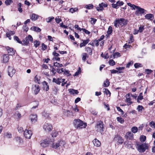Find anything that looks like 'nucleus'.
I'll use <instances>...</instances> for the list:
<instances>
[{"label": "nucleus", "mask_w": 155, "mask_h": 155, "mask_svg": "<svg viewBox=\"0 0 155 155\" xmlns=\"http://www.w3.org/2000/svg\"><path fill=\"white\" fill-rule=\"evenodd\" d=\"M73 123L75 127L77 129H81L85 128L87 126L86 123H84L79 119H75Z\"/></svg>", "instance_id": "obj_1"}, {"label": "nucleus", "mask_w": 155, "mask_h": 155, "mask_svg": "<svg viewBox=\"0 0 155 155\" xmlns=\"http://www.w3.org/2000/svg\"><path fill=\"white\" fill-rule=\"evenodd\" d=\"M136 148L140 153H144L146 150L148 149L149 146L146 143H143L140 144H137Z\"/></svg>", "instance_id": "obj_2"}, {"label": "nucleus", "mask_w": 155, "mask_h": 155, "mask_svg": "<svg viewBox=\"0 0 155 155\" xmlns=\"http://www.w3.org/2000/svg\"><path fill=\"white\" fill-rule=\"evenodd\" d=\"M95 129L97 132L102 134L104 131V124L103 122L101 120L98 121L95 126Z\"/></svg>", "instance_id": "obj_3"}, {"label": "nucleus", "mask_w": 155, "mask_h": 155, "mask_svg": "<svg viewBox=\"0 0 155 155\" xmlns=\"http://www.w3.org/2000/svg\"><path fill=\"white\" fill-rule=\"evenodd\" d=\"M65 143L64 141L62 140H58L57 143H53L52 145V147L54 149H56L60 147H61L64 146Z\"/></svg>", "instance_id": "obj_4"}, {"label": "nucleus", "mask_w": 155, "mask_h": 155, "mask_svg": "<svg viewBox=\"0 0 155 155\" xmlns=\"http://www.w3.org/2000/svg\"><path fill=\"white\" fill-rule=\"evenodd\" d=\"M114 141L116 142L118 145L122 144L124 141V139L122 137L118 135H115Z\"/></svg>", "instance_id": "obj_5"}, {"label": "nucleus", "mask_w": 155, "mask_h": 155, "mask_svg": "<svg viewBox=\"0 0 155 155\" xmlns=\"http://www.w3.org/2000/svg\"><path fill=\"white\" fill-rule=\"evenodd\" d=\"M8 75L11 77L13 76L16 72L15 70L12 67H11L9 66L8 67Z\"/></svg>", "instance_id": "obj_6"}, {"label": "nucleus", "mask_w": 155, "mask_h": 155, "mask_svg": "<svg viewBox=\"0 0 155 155\" xmlns=\"http://www.w3.org/2000/svg\"><path fill=\"white\" fill-rule=\"evenodd\" d=\"M32 134L33 133L31 130L26 129L24 132V135L26 138L30 139Z\"/></svg>", "instance_id": "obj_7"}, {"label": "nucleus", "mask_w": 155, "mask_h": 155, "mask_svg": "<svg viewBox=\"0 0 155 155\" xmlns=\"http://www.w3.org/2000/svg\"><path fill=\"white\" fill-rule=\"evenodd\" d=\"M137 9L136 11L135 15L139 16L141 15L142 14H143L146 10L143 8H141L140 7L138 6V8H136Z\"/></svg>", "instance_id": "obj_8"}, {"label": "nucleus", "mask_w": 155, "mask_h": 155, "mask_svg": "<svg viewBox=\"0 0 155 155\" xmlns=\"http://www.w3.org/2000/svg\"><path fill=\"white\" fill-rule=\"evenodd\" d=\"M120 24L121 27L126 26L127 24L128 21L127 19L122 18H119Z\"/></svg>", "instance_id": "obj_9"}, {"label": "nucleus", "mask_w": 155, "mask_h": 155, "mask_svg": "<svg viewBox=\"0 0 155 155\" xmlns=\"http://www.w3.org/2000/svg\"><path fill=\"white\" fill-rule=\"evenodd\" d=\"M43 128L45 130L48 131H51L53 129L51 124L46 123H45Z\"/></svg>", "instance_id": "obj_10"}, {"label": "nucleus", "mask_w": 155, "mask_h": 155, "mask_svg": "<svg viewBox=\"0 0 155 155\" xmlns=\"http://www.w3.org/2000/svg\"><path fill=\"white\" fill-rule=\"evenodd\" d=\"M49 141L47 139L43 140L41 143V146L43 147H48L49 144Z\"/></svg>", "instance_id": "obj_11"}, {"label": "nucleus", "mask_w": 155, "mask_h": 155, "mask_svg": "<svg viewBox=\"0 0 155 155\" xmlns=\"http://www.w3.org/2000/svg\"><path fill=\"white\" fill-rule=\"evenodd\" d=\"M37 117L36 114H31L29 117V119L32 123H35L37 121Z\"/></svg>", "instance_id": "obj_12"}, {"label": "nucleus", "mask_w": 155, "mask_h": 155, "mask_svg": "<svg viewBox=\"0 0 155 155\" xmlns=\"http://www.w3.org/2000/svg\"><path fill=\"white\" fill-rule=\"evenodd\" d=\"M6 49L7 50L8 53H10V55H12L15 54L14 49L12 48H10L9 46L6 47Z\"/></svg>", "instance_id": "obj_13"}, {"label": "nucleus", "mask_w": 155, "mask_h": 155, "mask_svg": "<svg viewBox=\"0 0 155 155\" xmlns=\"http://www.w3.org/2000/svg\"><path fill=\"white\" fill-rule=\"evenodd\" d=\"M3 61L4 63L8 62L9 59V55L8 54H4L3 55Z\"/></svg>", "instance_id": "obj_14"}, {"label": "nucleus", "mask_w": 155, "mask_h": 155, "mask_svg": "<svg viewBox=\"0 0 155 155\" xmlns=\"http://www.w3.org/2000/svg\"><path fill=\"white\" fill-rule=\"evenodd\" d=\"M145 17L146 19L150 20L151 21L153 20L154 19V15L151 14H146Z\"/></svg>", "instance_id": "obj_15"}, {"label": "nucleus", "mask_w": 155, "mask_h": 155, "mask_svg": "<svg viewBox=\"0 0 155 155\" xmlns=\"http://www.w3.org/2000/svg\"><path fill=\"white\" fill-rule=\"evenodd\" d=\"M82 41H83V42L80 44V48L85 46L89 42L90 40L89 38H87L86 40H82Z\"/></svg>", "instance_id": "obj_16"}, {"label": "nucleus", "mask_w": 155, "mask_h": 155, "mask_svg": "<svg viewBox=\"0 0 155 155\" xmlns=\"http://www.w3.org/2000/svg\"><path fill=\"white\" fill-rule=\"evenodd\" d=\"M93 142L94 145L97 147H99L101 145L100 142L97 139H95L93 141Z\"/></svg>", "instance_id": "obj_17"}, {"label": "nucleus", "mask_w": 155, "mask_h": 155, "mask_svg": "<svg viewBox=\"0 0 155 155\" xmlns=\"http://www.w3.org/2000/svg\"><path fill=\"white\" fill-rule=\"evenodd\" d=\"M39 17V16L34 13H33L30 15L31 19L33 21H35Z\"/></svg>", "instance_id": "obj_18"}, {"label": "nucleus", "mask_w": 155, "mask_h": 155, "mask_svg": "<svg viewBox=\"0 0 155 155\" xmlns=\"http://www.w3.org/2000/svg\"><path fill=\"white\" fill-rule=\"evenodd\" d=\"M30 29L38 32H40L41 31V29L40 28L36 26L32 27L30 28Z\"/></svg>", "instance_id": "obj_19"}, {"label": "nucleus", "mask_w": 155, "mask_h": 155, "mask_svg": "<svg viewBox=\"0 0 155 155\" xmlns=\"http://www.w3.org/2000/svg\"><path fill=\"white\" fill-rule=\"evenodd\" d=\"M43 84V89L45 90L46 91H48L49 90V86L48 85V83L46 81H44Z\"/></svg>", "instance_id": "obj_20"}, {"label": "nucleus", "mask_w": 155, "mask_h": 155, "mask_svg": "<svg viewBox=\"0 0 155 155\" xmlns=\"http://www.w3.org/2000/svg\"><path fill=\"white\" fill-rule=\"evenodd\" d=\"M103 2L100 3L99 4L98 6L96 7V8L98 11H101L103 10L104 8L103 7Z\"/></svg>", "instance_id": "obj_21"}, {"label": "nucleus", "mask_w": 155, "mask_h": 155, "mask_svg": "<svg viewBox=\"0 0 155 155\" xmlns=\"http://www.w3.org/2000/svg\"><path fill=\"white\" fill-rule=\"evenodd\" d=\"M68 91L69 93L72 94H78L79 93L77 90L74 89H68Z\"/></svg>", "instance_id": "obj_22"}, {"label": "nucleus", "mask_w": 155, "mask_h": 155, "mask_svg": "<svg viewBox=\"0 0 155 155\" xmlns=\"http://www.w3.org/2000/svg\"><path fill=\"white\" fill-rule=\"evenodd\" d=\"M114 26L117 28L119 27H120V21L119 18L116 19V20L114 22Z\"/></svg>", "instance_id": "obj_23"}, {"label": "nucleus", "mask_w": 155, "mask_h": 155, "mask_svg": "<svg viewBox=\"0 0 155 155\" xmlns=\"http://www.w3.org/2000/svg\"><path fill=\"white\" fill-rule=\"evenodd\" d=\"M35 89L34 90L35 94H37L40 91V89L39 88V86L38 85H35Z\"/></svg>", "instance_id": "obj_24"}, {"label": "nucleus", "mask_w": 155, "mask_h": 155, "mask_svg": "<svg viewBox=\"0 0 155 155\" xmlns=\"http://www.w3.org/2000/svg\"><path fill=\"white\" fill-rule=\"evenodd\" d=\"M22 41L23 43H22L21 44L23 45H28V44L29 43L27 37H26Z\"/></svg>", "instance_id": "obj_25"}, {"label": "nucleus", "mask_w": 155, "mask_h": 155, "mask_svg": "<svg viewBox=\"0 0 155 155\" xmlns=\"http://www.w3.org/2000/svg\"><path fill=\"white\" fill-rule=\"evenodd\" d=\"M109 84L110 82L109 80L107 79L106 81L104 82L103 86L104 87H107L109 85Z\"/></svg>", "instance_id": "obj_26"}, {"label": "nucleus", "mask_w": 155, "mask_h": 155, "mask_svg": "<svg viewBox=\"0 0 155 155\" xmlns=\"http://www.w3.org/2000/svg\"><path fill=\"white\" fill-rule=\"evenodd\" d=\"M86 51H87L88 53L90 55H91L92 54V51L91 49V48L88 47H86L85 48Z\"/></svg>", "instance_id": "obj_27"}, {"label": "nucleus", "mask_w": 155, "mask_h": 155, "mask_svg": "<svg viewBox=\"0 0 155 155\" xmlns=\"http://www.w3.org/2000/svg\"><path fill=\"white\" fill-rule=\"evenodd\" d=\"M85 7L87 9H92L94 7L93 5L91 4L86 5Z\"/></svg>", "instance_id": "obj_28"}, {"label": "nucleus", "mask_w": 155, "mask_h": 155, "mask_svg": "<svg viewBox=\"0 0 155 155\" xmlns=\"http://www.w3.org/2000/svg\"><path fill=\"white\" fill-rule=\"evenodd\" d=\"M103 91L104 94H106L107 95H108V94H109V96H110L111 93L108 89L107 88H104Z\"/></svg>", "instance_id": "obj_29"}, {"label": "nucleus", "mask_w": 155, "mask_h": 155, "mask_svg": "<svg viewBox=\"0 0 155 155\" xmlns=\"http://www.w3.org/2000/svg\"><path fill=\"white\" fill-rule=\"evenodd\" d=\"M40 43V42L39 41L35 40L34 42V46L37 48L39 46Z\"/></svg>", "instance_id": "obj_30"}, {"label": "nucleus", "mask_w": 155, "mask_h": 155, "mask_svg": "<svg viewBox=\"0 0 155 155\" xmlns=\"http://www.w3.org/2000/svg\"><path fill=\"white\" fill-rule=\"evenodd\" d=\"M82 59L84 62H85L86 60V58L87 56V54L85 53H84L82 54Z\"/></svg>", "instance_id": "obj_31"}, {"label": "nucleus", "mask_w": 155, "mask_h": 155, "mask_svg": "<svg viewBox=\"0 0 155 155\" xmlns=\"http://www.w3.org/2000/svg\"><path fill=\"white\" fill-rule=\"evenodd\" d=\"M131 130L133 133H136L138 131L137 127H133L131 128Z\"/></svg>", "instance_id": "obj_32"}, {"label": "nucleus", "mask_w": 155, "mask_h": 155, "mask_svg": "<svg viewBox=\"0 0 155 155\" xmlns=\"http://www.w3.org/2000/svg\"><path fill=\"white\" fill-rule=\"evenodd\" d=\"M112 32L113 30L112 27L111 26H109L108 28V30L107 31V34L109 35L111 34L112 33Z\"/></svg>", "instance_id": "obj_33"}, {"label": "nucleus", "mask_w": 155, "mask_h": 155, "mask_svg": "<svg viewBox=\"0 0 155 155\" xmlns=\"http://www.w3.org/2000/svg\"><path fill=\"white\" fill-rule=\"evenodd\" d=\"M117 121L120 122L121 124H123L124 122V120L123 119L120 117H118L117 118Z\"/></svg>", "instance_id": "obj_34"}, {"label": "nucleus", "mask_w": 155, "mask_h": 155, "mask_svg": "<svg viewBox=\"0 0 155 155\" xmlns=\"http://www.w3.org/2000/svg\"><path fill=\"white\" fill-rule=\"evenodd\" d=\"M78 10V9L77 8H71L69 9V11L73 13L74 12H75L77 11Z\"/></svg>", "instance_id": "obj_35"}, {"label": "nucleus", "mask_w": 155, "mask_h": 155, "mask_svg": "<svg viewBox=\"0 0 155 155\" xmlns=\"http://www.w3.org/2000/svg\"><path fill=\"white\" fill-rule=\"evenodd\" d=\"M14 39L15 40L17 41V42L21 44H22V42L20 41L18 37L16 36H14Z\"/></svg>", "instance_id": "obj_36"}, {"label": "nucleus", "mask_w": 155, "mask_h": 155, "mask_svg": "<svg viewBox=\"0 0 155 155\" xmlns=\"http://www.w3.org/2000/svg\"><path fill=\"white\" fill-rule=\"evenodd\" d=\"M13 2L12 0H6L5 1V3L6 5H10Z\"/></svg>", "instance_id": "obj_37"}, {"label": "nucleus", "mask_w": 155, "mask_h": 155, "mask_svg": "<svg viewBox=\"0 0 155 155\" xmlns=\"http://www.w3.org/2000/svg\"><path fill=\"white\" fill-rule=\"evenodd\" d=\"M134 66L136 68L142 67V64L140 63H136L134 64Z\"/></svg>", "instance_id": "obj_38"}, {"label": "nucleus", "mask_w": 155, "mask_h": 155, "mask_svg": "<svg viewBox=\"0 0 155 155\" xmlns=\"http://www.w3.org/2000/svg\"><path fill=\"white\" fill-rule=\"evenodd\" d=\"M146 136L143 135L140 136V140L141 142H144L146 140Z\"/></svg>", "instance_id": "obj_39"}, {"label": "nucleus", "mask_w": 155, "mask_h": 155, "mask_svg": "<svg viewBox=\"0 0 155 155\" xmlns=\"http://www.w3.org/2000/svg\"><path fill=\"white\" fill-rule=\"evenodd\" d=\"M137 109L139 112H142V110L144 109V108L142 105H138L137 107Z\"/></svg>", "instance_id": "obj_40"}, {"label": "nucleus", "mask_w": 155, "mask_h": 155, "mask_svg": "<svg viewBox=\"0 0 155 155\" xmlns=\"http://www.w3.org/2000/svg\"><path fill=\"white\" fill-rule=\"evenodd\" d=\"M54 17L52 16L51 17H49L46 19V21L47 22H51L53 19H54Z\"/></svg>", "instance_id": "obj_41"}, {"label": "nucleus", "mask_w": 155, "mask_h": 155, "mask_svg": "<svg viewBox=\"0 0 155 155\" xmlns=\"http://www.w3.org/2000/svg\"><path fill=\"white\" fill-rule=\"evenodd\" d=\"M81 69L80 67H79L78 68V70L74 74V76H77L81 72Z\"/></svg>", "instance_id": "obj_42"}, {"label": "nucleus", "mask_w": 155, "mask_h": 155, "mask_svg": "<svg viewBox=\"0 0 155 155\" xmlns=\"http://www.w3.org/2000/svg\"><path fill=\"white\" fill-rule=\"evenodd\" d=\"M120 53L118 52H116L113 54V57L114 58L120 57Z\"/></svg>", "instance_id": "obj_43"}, {"label": "nucleus", "mask_w": 155, "mask_h": 155, "mask_svg": "<svg viewBox=\"0 0 155 155\" xmlns=\"http://www.w3.org/2000/svg\"><path fill=\"white\" fill-rule=\"evenodd\" d=\"M21 4L20 3H18V11L20 13H21L22 12V8H21Z\"/></svg>", "instance_id": "obj_44"}, {"label": "nucleus", "mask_w": 155, "mask_h": 155, "mask_svg": "<svg viewBox=\"0 0 155 155\" xmlns=\"http://www.w3.org/2000/svg\"><path fill=\"white\" fill-rule=\"evenodd\" d=\"M54 66L58 67H61L63 66V65L62 64H60V63H58L57 62H55L54 63Z\"/></svg>", "instance_id": "obj_45"}, {"label": "nucleus", "mask_w": 155, "mask_h": 155, "mask_svg": "<svg viewBox=\"0 0 155 155\" xmlns=\"http://www.w3.org/2000/svg\"><path fill=\"white\" fill-rule=\"evenodd\" d=\"M90 19H91L90 21H91V24L92 25L95 24L97 21V19L92 17L90 18Z\"/></svg>", "instance_id": "obj_46"}, {"label": "nucleus", "mask_w": 155, "mask_h": 155, "mask_svg": "<svg viewBox=\"0 0 155 155\" xmlns=\"http://www.w3.org/2000/svg\"><path fill=\"white\" fill-rule=\"evenodd\" d=\"M27 39L28 41H30L31 42H32L33 41V38L32 36L30 35H29L27 37Z\"/></svg>", "instance_id": "obj_47"}, {"label": "nucleus", "mask_w": 155, "mask_h": 155, "mask_svg": "<svg viewBox=\"0 0 155 155\" xmlns=\"http://www.w3.org/2000/svg\"><path fill=\"white\" fill-rule=\"evenodd\" d=\"M109 64L110 65L112 66L114 65L115 64V62L112 59L109 60Z\"/></svg>", "instance_id": "obj_48"}, {"label": "nucleus", "mask_w": 155, "mask_h": 155, "mask_svg": "<svg viewBox=\"0 0 155 155\" xmlns=\"http://www.w3.org/2000/svg\"><path fill=\"white\" fill-rule=\"evenodd\" d=\"M149 125L150 127L152 128H155V122L153 121H151L149 123Z\"/></svg>", "instance_id": "obj_49"}, {"label": "nucleus", "mask_w": 155, "mask_h": 155, "mask_svg": "<svg viewBox=\"0 0 155 155\" xmlns=\"http://www.w3.org/2000/svg\"><path fill=\"white\" fill-rule=\"evenodd\" d=\"M58 134V133L57 131H53L52 133H51L52 136L53 137H56L57 135Z\"/></svg>", "instance_id": "obj_50"}, {"label": "nucleus", "mask_w": 155, "mask_h": 155, "mask_svg": "<svg viewBox=\"0 0 155 155\" xmlns=\"http://www.w3.org/2000/svg\"><path fill=\"white\" fill-rule=\"evenodd\" d=\"M144 26H142L140 27L139 28V29L138 30V31L140 33H141L144 30Z\"/></svg>", "instance_id": "obj_51"}, {"label": "nucleus", "mask_w": 155, "mask_h": 155, "mask_svg": "<svg viewBox=\"0 0 155 155\" xmlns=\"http://www.w3.org/2000/svg\"><path fill=\"white\" fill-rule=\"evenodd\" d=\"M117 108L118 111L120 112L121 113L120 114L122 115H123L124 113V111L119 107H117Z\"/></svg>", "instance_id": "obj_52"}, {"label": "nucleus", "mask_w": 155, "mask_h": 155, "mask_svg": "<svg viewBox=\"0 0 155 155\" xmlns=\"http://www.w3.org/2000/svg\"><path fill=\"white\" fill-rule=\"evenodd\" d=\"M153 71L149 69H145V72H146V73L148 74H150L153 72Z\"/></svg>", "instance_id": "obj_53"}, {"label": "nucleus", "mask_w": 155, "mask_h": 155, "mask_svg": "<svg viewBox=\"0 0 155 155\" xmlns=\"http://www.w3.org/2000/svg\"><path fill=\"white\" fill-rule=\"evenodd\" d=\"M111 5L112 7L114 8L117 9L119 8L118 5L117 4V2L116 4H112Z\"/></svg>", "instance_id": "obj_54"}, {"label": "nucleus", "mask_w": 155, "mask_h": 155, "mask_svg": "<svg viewBox=\"0 0 155 155\" xmlns=\"http://www.w3.org/2000/svg\"><path fill=\"white\" fill-rule=\"evenodd\" d=\"M124 68H125L124 67H118V68H116V69L117 70L119 71V73H122V71H120L124 69Z\"/></svg>", "instance_id": "obj_55"}, {"label": "nucleus", "mask_w": 155, "mask_h": 155, "mask_svg": "<svg viewBox=\"0 0 155 155\" xmlns=\"http://www.w3.org/2000/svg\"><path fill=\"white\" fill-rule=\"evenodd\" d=\"M130 41L129 42V43H131L134 42V37L132 35H131L130 36Z\"/></svg>", "instance_id": "obj_56"}, {"label": "nucleus", "mask_w": 155, "mask_h": 155, "mask_svg": "<svg viewBox=\"0 0 155 155\" xmlns=\"http://www.w3.org/2000/svg\"><path fill=\"white\" fill-rule=\"evenodd\" d=\"M117 4L118 5V7H119V6L123 5L124 4V3L122 1H118L117 2Z\"/></svg>", "instance_id": "obj_57"}, {"label": "nucleus", "mask_w": 155, "mask_h": 155, "mask_svg": "<svg viewBox=\"0 0 155 155\" xmlns=\"http://www.w3.org/2000/svg\"><path fill=\"white\" fill-rule=\"evenodd\" d=\"M42 115L43 116L47 118L49 117V115L48 114L45 112L43 113Z\"/></svg>", "instance_id": "obj_58"}, {"label": "nucleus", "mask_w": 155, "mask_h": 155, "mask_svg": "<svg viewBox=\"0 0 155 155\" xmlns=\"http://www.w3.org/2000/svg\"><path fill=\"white\" fill-rule=\"evenodd\" d=\"M5 136L8 138H10L12 137V134L11 133L9 132H7L5 134Z\"/></svg>", "instance_id": "obj_59"}, {"label": "nucleus", "mask_w": 155, "mask_h": 155, "mask_svg": "<svg viewBox=\"0 0 155 155\" xmlns=\"http://www.w3.org/2000/svg\"><path fill=\"white\" fill-rule=\"evenodd\" d=\"M47 48V46L45 45L44 43H42V48L43 50L44 51Z\"/></svg>", "instance_id": "obj_60"}, {"label": "nucleus", "mask_w": 155, "mask_h": 155, "mask_svg": "<svg viewBox=\"0 0 155 155\" xmlns=\"http://www.w3.org/2000/svg\"><path fill=\"white\" fill-rule=\"evenodd\" d=\"M137 98L138 99L142 100L143 99V96L142 95V93L140 94L138 96Z\"/></svg>", "instance_id": "obj_61"}, {"label": "nucleus", "mask_w": 155, "mask_h": 155, "mask_svg": "<svg viewBox=\"0 0 155 155\" xmlns=\"http://www.w3.org/2000/svg\"><path fill=\"white\" fill-rule=\"evenodd\" d=\"M23 29L24 31L27 32L28 30V28L27 25H24L23 27Z\"/></svg>", "instance_id": "obj_62"}, {"label": "nucleus", "mask_w": 155, "mask_h": 155, "mask_svg": "<svg viewBox=\"0 0 155 155\" xmlns=\"http://www.w3.org/2000/svg\"><path fill=\"white\" fill-rule=\"evenodd\" d=\"M53 74V75H54L56 73V70L54 68H52L51 70V71Z\"/></svg>", "instance_id": "obj_63"}, {"label": "nucleus", "mask_w": 155, "mask_h": 155, "mask_svg": "<svg viewBox=\"0 0 155 155\" xmlns=\"http://www.w3.org/2000/svg\"><path fill=\"white\" fill-rule=\"evenodd\" d=\"M82 30L86 34H90V32L88 31L85 28H82Z\"/></svg>", "instance_id": "obj_64"}]
</instances>
